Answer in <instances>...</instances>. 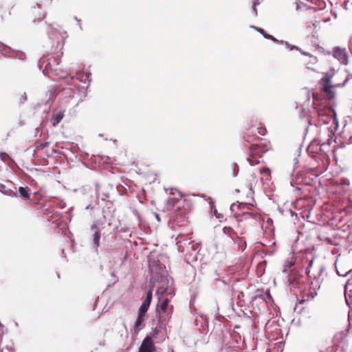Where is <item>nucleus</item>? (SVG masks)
<instances>
[{
	"label": "nucleus",
	"mask_w": 352,
	"mask_h": 352,
	"mask_svg": "<svg viewBox=\"0 0 352 352\" xmlns=\"http://www.w3.org/2000/svg\"><path fill=\"white\" fill-rule=\"evenodd\" d=\"M151 281L153 283L159 282L161 286L159 287L156 291L157 297V304L156 311L161 318L162 315L170 316L173 311V306L169 305V298L173 295V292L171 288L168 287V280L164 274V272L160 270V272H155L153 268H151Z\"/></svg>",
	"instance_id": "1"
},
{
	"label": "nucleus",
	"mask_w": 352,
	"mask_h": 352,
	"mask_svg": "<svg viewBox=\"0 0 352 352\" xmlns=\"http://www.w3.org/2000/svg\"><path fill=\"white\" fill-rule=\"evenodd\" d=\"M313 107L310 111L309 122L315 125L328 124L333 119V111L323 102L318 93L313 94Z\"/></svg>",
	"instance_id": "2"
},
{
	"label": "nucleus",
	"mask_w": 352,
	"mask_h": 352,
	"mask_svg": "<svg viewBox=\"0 0 352 352\" xmlns=\"http://www.w3.org/2000/svg\"><path fill=\"white\" fill-rule=\"evenodd\" d=\"M270 145V142L252 144L249 148L250 153L248 157L250 164L252 166L258 164L260 162L259 159L261 158L263 153L269 150Z\"/></svg>",
	"instance_id": "3"
},
{
	"label": "nucleus",
	"mask_w": 352,
	"mask_h": 352,
	"mask_svg": "<svg viewBox=\"0 0 352 352\" xmlns=\"http://www.w3.org/2000/svg\"><path fill=\"white\" fill-rule=\"evenodd\" d=\"M188 210L184 206L178 204L177 209H175L171 216L173 224L178 226H186L188 222Z\"/></svg>",
	"instance_id": "4"
},
{
	"label": "nucleus",
	"mask_w": 352,
	"mask_h": 352,
	"mask_svg": "<svg viewBox=\"0 0 352 352\" xmlns=\"http://www.w3.org/2000/svg\"><path fill=\"white\" fill-rule=\"evenodd\" d=\"M39 63L41 65H45V69L56 71L57 69L56 67L59 65L60 60L55 56L43 57L41 58Z\"/></svg>",
	"instance_id": "5"
},
{
	"label": "nucleus",
	"mask_w": 352,
	"mask_h": 352,
	"mask_svg": "<svg viewBox=\"0 0 352 352\" xmlns=\"http://www.w3.org/2000/svg\"><path fill=\"white\" fill-rule=\"evenodd\" d=\"M156 347L151 337L146 336L142 341L138 352H155Z\"/></svg>",
	"instance_id": "6"
},
{
	"label": "nucleus",
	"mask_w": 352,
	"mask_h": 352,
	"mask_svg": "<svg viewBox=\"0 0 352 352\" xmlns=\"http://www.w3.org/2000/svg\"><path fill=\"white\" fill-rule=\"evenodd\" d=\"M302 54L303 55L307 56V58L304 60L306 67L309 69L316 71L317 69V65L318 63V58L315 56L310 54L308 52H302Z\"/></svg>",
	"instance_id": "7"
},
{
	"label": "nucleus",
	"mask_w": 352,
	"mask_h": 352,
	"mask_svg": "<svg viewBox=\"0 0 352 352\" xmlns=\"http://www.w3.org/2000/svg\"><path fill=\"white\" fill-rule=\"evenodd\" d=\"M333 86L330 84V80L327 79L324 81L322 91V96L327 100H331L334 98V92L332 91Z\"/></svg>",
	"instance_id": "8"
},
{
	"label": "nucleus",
	"mask_w": 352,
	"mask_h": 352,
	"mask_svg": "<svg viewBox=\"0 0 352 352\" xmlns=\"http://www.w3.org/2000/svg\"><path fill=\"white\" fill-rule=\"evenodd\" d=\"M333 56L342 64L346 65L348 62L347 53L344 49L336 47L333 50Z\"/></svg>",
	"instance_id": "9"
},
{
	"label": "nucleus",
	"mask_w": 352,
	"mask_h": 352,
	"mask_svg": "<svg viewBox=\"0 0 352 352\" xmlns=\"http://www.w3.org/2000/svg\"><path fill=\"white\" fill-rule=\"evenodd\" d=\"M153 286H152L148 291V292L146 294V298L144 299L142 305L140 306V307L138 309V310L141 311L142 313H146L148 309V307L151 305L152 298H153Z\"/></svg>",
	"instance_id": "10"
},
{
	"label": "nucleus",
	"mask_w": 352,
	"mask_h": 352,
	"mask_svg": "<svg viewBox=\"0 0 352 352\" xmlns=\"http://www.w3.org/2000/svg\"><path fill=\"white\" fill-rule=\"evenodd\" d=\"M348 332L349 329L337 332L333 337V344L339 346L341 344L345 342Z\"/></svg>",
	"instance_id": "11"
},
{
	"label": "nucleus",
	"mask_w": 352,
	"mask_h": 352,
	"mask_svg": "<svg viewBox=\"0 0 352 352\" xmlns=\"http://www.w3.org/2000/svg\"><path fill=\"white\" fill-rule=\"evenodd\" d=\"M146 314L138 310V317L134 324V331L135 333H138L142 328Z\"/></svg>",
	"instance_id": "12"
},
{
	"label": "nucleus",
	"mask_w": 352,
	"mask_h": 352,
	"mask_svg": "<svg viewBox=\"0 0 352 352\" xmlns=\"http://www.w3.org/2000/svg\"><path fill=\"white\" fill-rule=\"evenodd\" d=\"M261 182L265 184L271 180V171L268 168H263L260 170Z\"/></svg>",
	"instance_id": "13"
},
{
	"label": "nucleus",
	"mask_w": 352,
	"mask_h": 352,
	"mask_svg": "<svg viewBox=\"0 0 352 352\" xmlns=\"http://www.w3.org/2000/svg\"><path fill=\"white\" fill-rule=\"evenodd\" d=\"M64 112L63 111H58V112H54L52 114V116L50 119V122L52 124L55 126H56L64 117Z\"/></svg>",
	"instance_id": "14"
},
{
	"label": "nucleus",
	"mask_w": 352,
	"mask_h": 352,
	"mask_svg": "<svg viewBox=\"0 0 352 352\" xmlns=\"http://www.w3.org/2000/svg\"><path fill=\"white\" fill-rule=\"evenodd\" d=\"M178 204H180V206H184V202H182L176 198H170L167 201V208L168 210L173 209L175 210V209H177Z\"/></svg>",
	"instance_id": "15"
},
{
	"label": "nucleus",
	"mask_w": 352,
	"mask_h": 352,
	"mask_svg": "<svg viewBox=\"0 0 352 352\" xmlns=\"http://www.w3.org/2000/svg\"><path fill=\"white\" fill-rule=\"evenodd\" d=\"M30 189L28 187H19V197L23 200H29L30 199Z\"/></svg>",
	"instance_id": "16"
},
{
	"label": "nucleus",
	"mask_w": 352,
	"mask_h": 352,
	"mask_svg": "<svg viewBox=\"0 0 352 352\" xmlns=\"http://www.w3.org/2000/svg\"><path fill=\"white\" fill-rule=\"evenodd\" d=\"M91 229L95 230V233L94 234V243L96 248H98L100 245V232L96 225H93L91 226Z\"/></svg>",
	"instance_id": "17"
},
{
	"label": "nucleus",
	"mask_w": 352,
	"mask_h": 352,
	"mask_svg": "<svg viewBox=\"0 0 352 352\" xmlns=\"http://www.w3.org/2000/svg\"><path fill=\"white\" fill-rule=\"evenodd\" d=\"M244 219H254L255 220H260L261 219V214L256 212H244Z\"/></svg>",
	"instance_id": "18"
},
{
	"label": "nucleus",
	"mask_w": 352,
	"mask_h": 352,
	"mask_svg": "<svg viewBox=\"0 0 352 352\" xmlns=\"http://www.w3.org/2000/svg\"><path fill=\"white\" fill-rule=\"evenodd\" d=\"M254 29L258 32L259 33H261L265 38H267V39H270L273 41H277V40L272 35L266 33L265 32V30L261 28H256V27H254Z\"/></svg>",
	"instance_id": "19"
},
{
	"label": "nucleus",
	"mask_w": 352,
	"mask_h": 352,
	"mask_svg": "<svg viewBox=\"0 0 352 352\" xmlns=\"http://www.w3.org/2000/svg\"><path fill=\"white\" fill-rule=\"evenodd\" d=\"M243 138L245 142L250 143L255 141L257 139L256 135L251 134L250 132H247L244 134Z\"/></svg>",
	"instance_id": "20"
},
{
	"label": "nucleus",
	"mask_w": 352,
	"mask_h": 352,
	"mask_svg": "<svg viewBox=\"0 0 352 352\" xmlns=\"http://www.w3.org/2000/svg\"><path fill=\"white\" fill-rule=\"evenodd\" d=\"M33 14H34L36 16H37L38 21L43 20L45 16V13L43 11L38 12V13H36V8L34 7L32 10Z\"/></svg>",
	"instance_id": "21"
},
{
	"label": "nucleus",
	"mask_w": 352,
	"mask_h": 352,
	"mask_svg": "<svg viewBox=\"0 0 352 352\" xmlns=\"http://www.w3.org/2000/svg\"><path fill=\"white\" fill-rule=\"evenodd\" d=\"M317 24L316 23H313L311 25L307 26V30L309 32H310L311 34H317L318 30H316Z\"/></svg>",
	"instance_id": "22"
},
{
	"label": "nucleus",
	"mask_w": 352,
	"mask_h": 352,
	"mask_svg": "<svg viewBox=\"0 0 352 352\" xmlns=\"http://www.w3.org/2000/svg\"><path fill=\"white\" fill-rule=\"evenodd\" d=\"M256 130L258 134H259L260 135H265L267 133V129L264 126L261 125L258 126Z\"/></svg>",
	"instance_id": "23"
},
{
	"label": "nucleus",
	"mask_w": 352,
	"mask_h": 352,
	"mask_svg": "<svg viewBox=\"0 0 352 352\" xmlns=\"http://www.w3.org/2000/svg\"><path fill=\"white\" fill-rule=\"evenodd\" d=\"M49 144H50V143L47 142L38 143L36 144L37 145L36 146V148L38 149V150H41V149H43L44 148H45V147L49 146Z\"/></svg>",
	"instance_id": "24"
},
{
	"label": "nucleus",
	"mask_w": 352,
	"mask_h": 352,
	"mask_svg": "<svg viewBox=\"0 0 352 352\" xmlns=\"http://www.w3.org/2000/svg\"><path fill=\"white\" fill-rule=\"evenodd\" d=\"M351 283L349 281H348L345 285V294H346L347 292V290L349 289V287L351 286Z\"/></svg>",
	"instance_id": "25"
},
{
	"label": "nucleus",
	"mask_w": 352,
	"mask_h": 352,
	"mask_svg": "<svg viewBox=\"0 0 352 352\" xmlns=\"http://www.w3.org/2000/svg\"><path fill=\"white\" fill-rule=\"evenodd\" d=\"M239 207L241 209H245V208H248L249 206L245 204H240Z\"/></svg>",
	"instance_id": "26"
},
{
	"label": "nucleus",
	"mask_w": 352,
	"mask_h": 352,
	"mask_svg": "<svg viewBox=\"0 0 352 352\" xmlns=\"http://www.w3.org/2000/svg\"><path fill=\"white\" fill-rule=\"evenodd\" d=\"M5 188H6V186L4 185L0 184V191L4 192Z\"/></svg>",
	"instance_id": "27"
},
{
	"label": "nucleus",
	"mask_w": 352,
	"mask_h": 352,
	"mask_svg": "<svg viewBox=\"0 0 352 352\" xmlns=\"http://www.w3.org/2000/svg\"><path fill=\"white\" fill-rule=\"evenodd\" d=\"M181 238H182V236L180 234L178 235V236L177 238V239L178 240V242H181V241H182Z\"/></svg>",
	"instance_id": "28"
},
{
	"label": "nucleus",
	"mask_w": 352,
	"mask_h": 352,
	"mask_svg": "<svg viewBox=\"0 0 352 352\" xmlns=\"http://www.w3.org/2000/svg\"><path fill=\"white\" fill-rule=\"evenodd\" d=\"M330 144H331V140H330V139H328V140H327V144H329V145Z\"/></svg>",
	"instance_id": "29"
},
{
	"label": "nucleus",
	"mask_w": 352,
	"mask_h": 352,
	"mask_svg": "<svg viewBox=\"0 0 352 352\" xmlns=\"http://www.w3.org/2000/svg\"><path fill=\"white\" fill-rule=\"evenodd\" d=\"M330 134H331V136H332L333 135L331 131H330Z\"/></svg>",
	"instance_id": "30"
}]
</instances>
